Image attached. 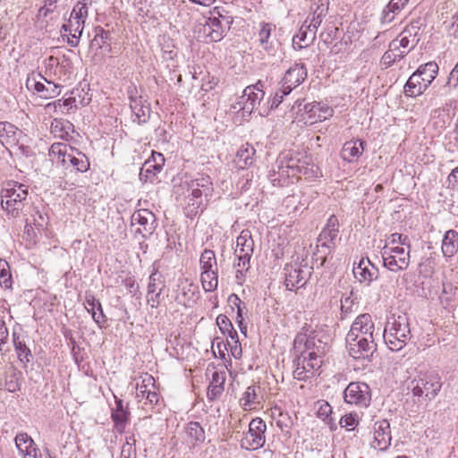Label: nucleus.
I'll return each instance as SVG.
<instances>
[{
    "mask_svg": "<svg viewBox=\"0 0 458 458\" xmlns=\"http://www.w3.org/2000/svg\"><path fill=\"white\" fill-rule=\"evenodd\" d=\"M39 80L35 77L28 78L26 85L30 89L37 92L40 98L45 99L54 98L60 95L61 86L44 78L41 74L37 75Z\"/></svg>",
    "mask_w": 458,
    "mask_h": 458,
    "instance_id": "nucleus-12",
    "label": "nucleus"
},
{
    "mask_svg": "<svg viewBox=\"0 0 458 458\" xmlns=\"http://www.w3.org/2000/svg\"><path fill=\"white\" fill-rule=\"evenodd\" d=\"M313 267L308 264L289 263L284 267V284L287 290H298L306 285L312 275Z\"/></svg>",
    "mask_w": 458,
    "mask_h": 458,
    "instance_id": "nucleus-6",
    "label": "nucleus"
},
{
    "mask_svg": "<svg viewBox=\"0 0 458 458\" xmlns=\"http://www.w3.org/2000/svg\"><path fill=\"white\" fill-rule=\"evenodd\" d=\"M210 18H216L219 21H227V27L230 29L233 21V16L223 6H216L210 13Z\"/></svg>",
    "mask_w": 458,
    "mask_h": 458,
    "instance_id": "nucleus-51",
    "label": "nucleus"
},
{
    "mask_svg": "<svg viewBox=\"0 0 458 458\" xmlns=\"http://www.w3.org/2000/svg\"><path fill=\"white\" fill-rule=\"evenodd\" d=\"M22 131L15 125L7 122H0V141L6 148L17 146Z\"/></svg>",
    "mask_w": 458,
    "mask_h": 458,
    "instance_id": "nucleus-22",
    "label": "nucleus"
},
{
    "mask_svg": "<svg viewBox=\"0 0 458 458\" xmlns=\"http://www.w3.org/2000/svg\"><path fill=\"white\" fill-rule=\"evenodd\" d=\"M61 0H45L44 5L39 8L37 13V23L40 29L47 30L52 27L53 22L60 17V11L57 4Z\"/></svg>",
    "mask_w": 458,
    "mask_h": 458,
    "instance_id": "nucleus-15",
    "label": "nucleus"
},
{
    "mask_svg": "<svg viewBox=\"0 0 458 458\" xmlns=\"http://www.w3.org/2000/svg\"><path fill=\"white\" fill-rule=\"evenodd\" d=\"M307 78V70L302 64L291 66L283 78L284 94H289Z\"/></svg>",
    "mask_w": 458,
    "mask_h": 458,
    "instance_id": "nucleus-17",
    "label": "nucleus"
},
{
    "mask_svg": "<svg viewBox=\"0 0 458 458\" xmlns=\"http://www.w3.org/2000/svg\"><path fill=\"white\" fill-rule=\"evenodd\" d=\"M188 191L191 193L188 195V207L190 208V212H198V209L200 208L202 211L205 208L204 204V191H202L200 189H195V188H189Z\"/></svg>",
    "mask_w": 458,
    "mask_h": 458,
    "instance_id": "nucleus-35",
    "label": "nucleus"
},
{
    "mask_svg": "<svg viewBox=\"0 0 458 458\" xmlns=\"http://www.w3.org/2000/svg\"><path fill=\"white\" fill-rule=\"evenodd\" d=\"M271 416L276 420V424L280 428L281 432L287 437H291V429L294 424V420L288 412L276 406L271 410Z\"/></svg>",
    "mask_w": 458,
    "mask_h": 458,
    "instance_id": "nucleus-25",
    "label": "nucleus"
},
{
    "mask_svg": "<svg viewBox=\"0 0 458 458\" xmlns=\"http://www.w3.org/2000/svg\"><path fill=\"white\" fill-rule=\"evenodd\" d=\"M392 440L390 423L386 420L376 421L374 424V440L372 446L375 449L385 451Z\"/></svg>",
    "mask_w": 458,
    "mask_h": 458,
    "instance_id": "nucleus-19",
    "label": "nucleus"
},
{
    "mask_svg": "<svg viewBox=\"0 0 458 458\" xmlns=\"http://www.w3.org/2000/svg\"><path fill=\"white\" fill-rule=\"evenodd\" d=\"M2 208L13 217L19 216L27 201L28 187L15 181L7 182L1 190Z\"/></svg>",
    "mask_w": 458,
    "mask_h": 458,
    "instance_id": "nucleus-3",
    "label": "nucleus"
},
{
    "mask_svg": "<svg viewBox=\"0 0 458 458\" xmlns=\"http://www.w3.org/2000/svg\"><path fill=\"white\" fill-rule=\"evenodd\" d=\"M408 52L409 50L400 49L397 43H393V41H391L388 50L385 52L381 58V64L387 68L394 62L403 58Z\"/></svg>",
    "mask_w": 458,
    "mask_h": 458,
    "instance_id": "nucleus-33",
    "label": "nucleus"
},
{
    "mask_svg": "<svg viewBox=\"0 0 458 458\" xmlns=\"http://www.w3.org/2000/svg\"><path fill=\"white\" fill-rule=\"evenodd\" d=\"M216 325L224 335H226V333H232L236 335V330L233 328L231 320L225 315L220 314L216 318Z\"/></svg>",
    "mask_w": 458,
    "mask_h": 458,
    "instance_id": "nucleus-56",
    "label": "nucleus"
},
{
    "mask_svg": "<svg viewBox=\"0 0 458 458\" xmlns=\"http://www.w3.org/2000/svg\"><path fill=\"white\" fill-rule=\"evenodd\" d=\"M427 89V83L421 81L420 73L416 71L407 81L404 92L407 96L415 97L422 94Z\"/></svg>",
    "mask_w": 458,
    "mask_h": 458,
    "instance_id": "nucleus-32",
    "label": "nucleus"
},
{
    "mask_svg": "<svg viewBox=\"0 0 458 458\" xmlns=\"http://www.w3.org/2000/svg\"><path fill=\"white\" fill-rule=\"evenodd\" d=\"M329 304L331 308L339 306L342 315L344 312V293L340 291H336L331 297Z\"/></svg>",
    "mask_w": 458,
    "mask_h": 458,
    "instance_id": "nucleus-61",
    "label": "nucleus"
},
{
    "mask_svg": "<svg viewBox=\"0 0 458 458\" xmlns=\"http://www.w3.org/2000/svg\"><path fill=\"white\" fill-rule=\"evenodd\" d=\"M267 424L260 418L251 420L249 424V430L241 439V447L249 451L258 450L266 443Z\"/></svg>",
    "mask_w": 458,
    "mask_h": 458,
    "instance_id": "nucleus-9",
    "label": "nucleus"
},
{
    "mask_svg": "<svg viewBox=\"0 0 458 458\" xmlns=\"http://www.w3.org/2000/svg\"><path fill=\"white\" fill-rule=\"evenodd\" d=\"M157 157L158 162H157V164H152L151 160H147L145 162L140 175H142L143 171L146 173V176L148 177V174L153 173V175H156L157 173H159L162 170L165 164V157L162 154H157Z\"/></svg>",
    "mask_w": 458,
    "mask_h": 458,
    "instance_id": "nucleus-50",
    "label": "nucleus"
},
{
    "mask_svg": "<svg viewBox=\"0 0 458 458\" xmlns=\"http://www.w3.org/2000/svg\"><path fill=\"white\" fill-rule=\"evenodd\" d=\"M442 387L440 377L437 374H425L413 378L408 383L407 388L420 403L432 401Z\"/></svg>",
    "mask_w": 458,
    "mask_h": 458,
    "instance_id": "nucleus-5",
    "label": "nucleus"
},
{
    "mask_svg": "<svg viewBox=\"0 0 458 458\" xmlns=\"http://www.w3.org/2000/svg\"><path fill=\"white\" fill-rule=\"evenodd\" d=\"M294 364L293 377L297 380L306 381L312 377L315 372L321 367L322 359L298 354Z\"/></svg>",
    "mask_w": 458,
    "mask_h": 458,
    "instance_id": "nucleus-10",
    "label": "nucleus"
},
{
    "mask_svg": "<svg viewBox=\"0 0 458 458\" xmlns=\"http://www.w3.org/2000/svg\"><path fill=\"white\" fill-rule=\"evenodd\" d=\"M88 17V7L85 3H77L72 11L70 18L79 21L82 24L85 23L86 18Z\"/></svg>",
    "mask_w": 458,
    "mask_h": 458,
    "instance_id": "nucleus-52",
    "label": "nucleus"
},
{
    "mask_svg": "<svg viewBox=\"0 0 458 458\" xmlns=\"http://www.w3.org/2000/svg\"><path fill=\"white\" fill-rule=\"evenodd\" d=\"M83 28L84 24L76 21L72 18L69 19L68 23L63 24L62 30H64V32H69V35H67L68 45H70L72 47L78 46L79 38L82 34ZM64 36H66V34H64Z\"/></svg>",
    "mask_w": 458,
    "mask_h": 458,
    "instance_id": "nucleus-29",
    "label": "nucleus"
},
{
    "mask_svg": "<svg viewBox=\"0 0 458 458\" xmlns=\"http://www.w3.org/2000/svg\"><path fill=\"white\" fill-rule=\"evenodd\" d=\"M256 149L249 143L240 147L236 152L234 163L239 169H247L251 166L255 161Z\"/></svg>",
    "mask_w": 458,
    "mask_h": 458,
    "instance_id": "nucleus-23",
    "label": "nucleus"
},
{
    "mask_svg": "<svg viewBox=\"0 0 458 458\" xmlns=\"http://www.w3.org/2000/svg\"><path fill=\"white\" fill-rule=\"evenodd\" d=\"M417 72L420 73L421 81L427 83V86L428 87L436 78L438 72V65L434 62H429L421 65Z\"/></svg>",
    "mask_w": 458,
    "mask_h": 458,
    "instance_id": "nucleus-41",
    "label": "nucleus"
},
{
    "mask_svg": "<svg viewBox=\"0 0 458 458\" xmlns=\"http://www.w3.org/2000/svg\"><path fill=\"white\" fill-rule=\"evenodd\" d=\"M282 158L290 179L300 178V174H307V168L303 166L299 159L288 157V156H283Z\"/></svg>",
    "mask_w": 458,
    "mask_h": 458,
    "instance_id": "nucleus-34",
    "label": "nucleus"
},
{
    "mask_svg": "<svg viewBox=\"0 0 458 458\" xmlns=\"http://www.w3.org/2000/svg\"><path fill=\"white\" fill-rule=\"evenodd\" d=\"M131 224H138L141 228L138 229L143 237L152 234L156 228V216L147 208L136 210L131 216Z\"/></svg>",
    "mask_w": 458,
    "mask_h": 458,
    "instance_id": "nucleus-18",
    "label": "nucleus"
},
{
    "mask_svg": "<svg viewBox=\"0 0 458 458\" xmlns=\"http://www.w3.org/2000/svg\"><path fill=\"white\" fill-rule=\"evenodd\" d=\"M370 401L369 386L365 383L352 382L345 387V403L367 406Z\"/></svg>",
    "mask_w": 458,
    "mask_h": 458,
    "instance_id": "nucleus-16",
    "label": "nucleus"
},
{
    "mask_svg": "<svg viewBox=\"0 0 458 458\" xmlns=\"http://www.w3.org/2000/svg\"><path fill=\"white\" fill-rule=\"evenodd\" d=\"M265 96L263 84L259 81L255 85H250L243 90L239 104L244 113L251 114L259 105Z\"/></svg>",
    "mask_w": 458,
    "mask_h": 458,
    "instance_id": "nucleus-13",
    "label": "nucleus"
},
{
    "mask_svg": "<svg viewBox=\"0 0 458 458\" xmlns=\"http://www.w3.org/2000/svg\"><path fill=\"white\" fill-rule=\"evenodd\" d=\"M318 416L324 420H327L332 430L336 428V425L334 423V418L332 417V407L328 403H323L320 404L318 410Z\"/></svg>",
    "mask_w": 458,
    "mask_h": 458,
    "instance_id": "nucleus-53",
    "label": "nucleus"
},
{
    "mask_svg": "<svg viewBox=\"0 0 458 458\" xmlns=\"http://www.w3.org/2000/svg\"><path fill=\"white\" fill-rule=\"evenodd\" d=\"M363 149V142L360 140L345 142V151H349V155L352 158L359 157Z\"/></svg>",
    "mask_w": 458,
    "mask_h": 458,
    "instance_id": "nucleus-57",
    "label": "nucleus"
},
{
    "mask_svg": "<svg viewBox=\"0 0 458 458\" xmlns=\"http://www.w3.org/2000/svg\"><path fill=\"white\" fill-rule=\"evenodd\" d=\"M234 254L238 259V263L234 264V267H241L243 269H250V259L252 257L253 252L249 251L248 254L246 250H243V248L237 247L234 250Z\"/></svg>",
    "mask_w": 458,
    "mask_h": 458,
    "instance_id": "nucleus-49",
    "label": "nucleus"
},
{
    "mask_svg": "<svg viewBox=\"0 0 458 458\" xmlns=\"http://www.w3.org/2000/svg\"><path fill=\"white\" fill-rule=\"evenodd\" d=\"M398 244L402 245L401 247L406 246L408 249L411 248L408 236L397 233H392L385 245L398 246Z\"/></svg>",
    "mask_w": 458,
    "mask_h": 458,
    "instance_id": "nucleus-55",
    "label": "nucleus"
},
{
    "mask_svg": "<svg viewBox=\"0 0 458 458\" xmlns=\"http://www.w3.org/2000/svg\"><path fill=\"white\" fill-rule=\"evenodd\" d=\"M338 228L325 227L319 237L320 240H325L323 244L328 247H330V245L335 246L341 242V237L338 235Z\"/></svg>",
    "mask_w": 458,
    "mask_h": 458,
    "instance_id": "nucleus-46",
    "label": "nucleus"
},
{
    "mask_svg": "<svg viewBox=\"0 0 458 458\" xmlns=\"http://www.w3.org/2000/svg\"><path fill=\"white\" fill-rule=\"evenodd\" d=\"M374 326L369 314L360 315L352 323L348 332L345 342L348 344L349 357L352 360L363 362L369 356V352L375 349L373 341Z\"/></svg>",
    "mask_w": 458,
    "mask_h": 458,
    "instance_id": "nucleus-1",
    "label": "nucleus"
},
{
    "mask_svg": "<svg viewBox=\"0 0 458 458\" xmlns=\"http://www.w3.org/2000/svg\"><path fill=\"white\" fill-rule=\"evenodd\" d=\"M200 281L206 292H213L218 285V269L202 271Z\"/></svg>",
    "mask_w": 458,
    "mask_h": 458,
    "instance_id": "nucleus-40",
    "label": "nucleus"
},
{
    "mask_svg": "<svg viewBox=\"0 0 458 458\" xmlns=\"http://www.w3.org/2000/svg\"><path fill=\"white\" fill-rule=\"evenodd\" d=\"M236 246L243 248V250L249 251L254 250V242L251 238L250 232L248 230H243L241 234L237 237Z\"/></svg>",
    "mask_w": 458,
    "mask_h": 458,
    "instance_id": "nucleus-48",
    "label": "nucleus"
},
{
    "mask_svg": "<svg viewBox=\"0 0 458 458\" xmlns=\"http://www.w3.org/2000/svg\"><path fill=\"white\" fill-rule=\"evenodd\" d=\"M131 108L135 116L133 122H137L139 124H141L145 123L148 120L149 108L148 106H141L138 101L134 100L133 104H131Z\"/></svg>",
    "mask_w": 458,
    "mask_h": 458,
    "instance_id": "nucleus-45",
    "label": "nucleus"
},
{
    "mask_svg": "<svg viewBox=\"0 0 458 458\" xmlns=\"http://www.w3.org/2000/svg\"><path fill=\"white\" fill-rule=\"evenodd\" d=\"M44 109H45L46 114H49V115H53L54 114L57 113L58 111H60L63 114L64 113V110H62V108H61V99H58L56 101L50 102V103L47 104L45 106Z\"/></svg>",
    "mask_w": 458,
    "mask_h": 458,
    "instance_id": "nucleus-62",
    "label": "nucleus"
},
{
    "mask_svg": "<svg viewBox=\"0 0 458 458\" xmlns=\"http://www.w3.org/2000/svg\"><path fill=\"white\" fill-rule=\"evenodd\" d=\"M32 220L30 221L31 225L38 230H42L47 225V221L45 216L38 210H36L34 214L31 215Z\"/></svg>",
    "mask_w": 458,
    "mask_h": 458,
    "instance_id": "nucleus-59",
    "label": "nucleus"
},
{
    "mask_svg": "<svg viewBox=\"0 0 458 458\" xmlns=\"http://www.w3.org/2000/svg\"><path fill=\"white\" fill-rule=\"evenodd\" d=\"M72 124L61 119H54L50 125L51 133L60 139H64L69 132Z\"/></svg>",
    "mask_w": 458,
    "mask_h": 458,
    "instance_id": "nucleus-43",
    "label": "nucleus"
},
{
    "mask_svg": "<svg viewBox=\"0 0 458 458\" xmlns=\"http://www.w3.org/2000/svg\"><path fill=\"white\" fill-rule=\"evenodd\" d=\"M198 287L193 284H186L181 288V293L177 296V301L184 306H190L197 299Z\"/></svg>",
    "mask_w": 458,
    "mask_h": 458,
    "instance_id": "nucleus-39",
    "label": "nucleus"
},
{
    "mask_svg": "<svg viewBox=\"0 0 458 458\" xmlns=\"http://www.w3.org/2000/svg\"><path fill=\"white\" fill-rule=\"evenodd\" d=\"M276 31V26L269 22H260L258 32V43L261 51L268 55H275L279 42L276 38V35L272 33Z\"/></svg>",
    "mask_w": 458,
    "mask_h": 458,
    "instance_id": "nucleus-11",
    "label": "nucleus"
},
{
    "mask_svg": "<svg viewBox=\"0 0 458 458\" xmlns=\"http://www.w3.org/2000/svg\"><path fill=\"white\" fill-rule=\"evenodd\" d=\"M360 415L356 411H350L345 413V428L347 430H353L359 424Z\"/></svg>",
    "mask_w": 458,
    "mask_h": 458,
    "instance_id": "nucleus-58",
    "label": "nucleus"
},
{
    "mask_svg": "<svg viewBox=\"0 0 458 458\" xmlns=\"http://www.w3.org/2000/svg\"><path fill=\"white\" fill-rule=\"evenodd\" d=\"M162 293V288H158V291L152 294H147V302L152 309H157L160 304V295Z\"/></svg>",
    "mask_w": 458,
    "mask_h": 458,
    "instance_id": "nucleus-63",
    "label": "nucleus"
},
{
    "mask_svg": "<svg viewBox=\"0 0 458 458\" xmlns=\"http://www.w3.org/2000/svg\"><path fill=\"white\" fill-rule=\"evenodd\" d=\"M15 445L22 454L34 451V441L27 433H19L15 437Z\"/></svg>",
    "mask_w": 458,
    "mask_h": 458,
    "instance_id": "nucleus-44",
    "label": "nucleus"
},
{
    "mask_svg": "<svg viewBox=\"0 0 458 458\" xmlns=\"http://www.w3.org/2000/svg\"><path fill=\"white\" fill-rule=\"evenodd\" d=\"M185 440L191 446H195L205 441V431L201 425L196 421L189 422L185 428Z\"/></svg>",
    "mask_w": 458,
    "mask_h": 458,
    "instance_id": "nucleus-27",
    "label": "nucleus"
},
{
    "mask_svg": "<svg viewBox=\"0 0 458 458\" xmlns=\"http://www.w3.org/2000/svg\"><path fill=\"white\" fill-rule=\"evenodd\" d=\"M384 266L392 272L405 270L410 264V249L385 245L381 251Z\"/></svg>",
    "mask_w": 458,
    "mask_h": 458,
    "instance_id": "nucleus-7",
    "label": "nucleus"
},
{
    "mask_svg": "<svg viewBox=\"0 0 458 458\" xmlns=\"http://www.w3.org/2000/svg\"><path fill=\"white\" fill-rule=\"evenodd\" d=\"M264 401V388L259 385H251L246 388L240 398V405L245 411L256 409Z\"/></svg>",
    "mask_w": 458,
    "mask_h": 458,
    "instance_id": "nucleus-21",
    "label": "nucleus"
},
{
    "mask_svg": "<svg viewBox=\"0 0 458 458\" xmlns=\"http://www.w3.org/2000/svg\"><path fill=\"white\" fill-rule=\"evenodd\" d=\"M230 29L227 27V21H219L216 18H208L202 25L200 31L206 38L210 41L218 42L225 36Z\"/></svg>",
    "mask_w": 458,
    "mask_h": 458,
    "instance_id": "nucleus-20",
    "label": "nucleus"
},
{
    "mask_svg": "<svg viewBox=\"0 0 458 458\" xmlns=\"http://www.w3.org/2000/svg\"><path fill=\"white\" fill-rule=\"evenodd\" d=\"M52 152L58 153L63 157L62 163L72 165V167L78 172H86L89 168V161L88 157L81 152H77L76 155L67 153V146L57 143L53 144L51 147Z\"/></svg>",
    "mask_w": 458,
    "mask_h": 458,
    "instance_id": "nucleus-14",
    "label": "nucleus"
},
{
    "mask_svg": "<svg viewBox=\"0 0 458 458\" xmlns=\"http://www.w3.org/2000/svg\"><path fill=\"white\" fill-rule=\"evenodd\" d=\"M306 20L299 31L293 38V47L294 49H302L311 45L316 38V32L310 30V26H306Z\"/></svg>",
    "mask_w": 458,
    "mask_h": 458,
    "instance_id": "nucleus-24",
    "label": "nucleus"
},
{
    "mask_svg": "<svg viewBox=\"0 0 458 458\" xmlns=\"http://www.w3.org/2000/svg\"><path fill=\"white\" fill-rule=\"evenodd\" d=\"M13 342L19 360L24 363L30 362L32 358L31 352L27 347L25 341L21 339L20 335L16 332L13 333Z\"/></svg>",
    "mask_w": 458,
    "mask_h": 458,
    "instance_id": "nucleus-37",
    "label": "nucleus"
},
{
    "mask_svg": "<svg viewBox=\"0 0 458 458\" xmlns=\"http://www.w3.org/2000/svg\"><path fill=\"white\" fill-rule=\"evenodd\" d=\"M225 382V372L215 371L213 373L212 381L210 382L207 392V395L209 400H215L223 394Z\"/></svg>",
    "mask_w": 458,
    "mask_h": 458,
    "instance_id": "nucleus-31",
    "label": "nucleus"
},
{
    "mask_svg": "<svg viewBox=\"0 0 458 458\" xmlns=\"http://www.w3.org/2000/svg\"><path fill=\"white\" fill-rule=\"evenodd\" d=\"M115 398V408L113 409L111 418L114 423V427L118 432H123L125 428L126 422L129 420L130 412L127 406L123 404L122 399Z\"/></svg>",
    "mask_w": 458,
    "mask_h": 458,
    "instance_id": "nucleus-26",
    "label": "nucleus"
},
{
    "mask_svg": "<svg viewBox=\"0 0 458 458\" xmlns=\"http://www.w3.org/2000/svg\"><path fill=\"white\" fill-rule=\"evenodd\" d=\"M442 252L445 257L451 258L458 251V233L455 230L445 232L442 241Z\"/></svg>",
    "mask_w": 458,
    "mask_h": 458,
    "instance_id": "nucleus-30",
    "label": "nucleus"
},
{
    "mask_svg": "<svg viewBox=\"0 0 458 458\" xmlns=\"http://www.w3.org/2000/svg\"><path fill=\"white\" fill-rule=\"evenodd\" d=\"M164 287L165 283L162 280V276L157 272H153L149 276L147 294L155 293L158 291V288L163 289Z\"/></svg>",
    "mask_w": 458,
    "mask_h": 458,
    "instance_id": "nucleus-54",
    "label": "nucleus"
},
{
    "mask_svg": "<svg viewBox=\"0 0 458 458\" xmlns=\"http://www.w3.org/2000/svg\"><path fill=\"white\" fill-rule=\"evenodd\" d=\"M371 265L367 259H361L359 264L352 268V274L359 282H370L373 279L374 273L369 269Z\"/></svg>",
    "mask_w": 458,
    "mask_h": 458,
    "instance_id": "nucleus-36",
    "label": "nucleus"
},
{
    "mask_svg": "<svg viewBox=\"0 0 458 458\" xmlns=\"http://www.w3.org/2000/svg\"><path fill=\"white\" fill-rule=\"evenodd\" d=\"M301 102L295 101L293 108L296 106L300 112V121L306 125H312L318 122L327 120L333 115V109L318 102L307 103L303 108H301Z\"/></svg>",
    "mask_w": 458,
    "mask_h": 458,
    "instance_id": "nucleus-8",
    "label": "nucleus"
},
{
    "mask_svg": "<svg viewBox=\"0 0 458 458\" xmlns=\"http://www.w3.org/2000/svg\"><path fill=\"white\" fill-rule=\"evenodd\" d=\"M109 38V31L105 30L102 28H98L97 30V33L94 38V41H96L100 47H102L106 40Z\"/></svg>",
    "mask_w": 458,
    "mask_h": 458,
    "instance_id": "nucleus-64",
    "label": "nucleus"
},
{
    "mask_svg": "<svg viewBox=\"0 0 458 458\" xmlns=\"http://www.w3.org/2000/svg\"><path fill=\"white\" fill-rule=\"evenodd\" d=\"M384 339L392 351H400L411 339L409 319L406 314L392 315L384 329Z\"/></svg>",
    "mask_w": 458,
    "mask_h": 458,
    "instance_id": "nucleus-4",
    "label": "nucleus"
},
{
    "mask_svg": "<svg viewBox=\"0 0 458 458\" xmlns=\"http://www.w3.org/2000/svg\"><path fill=\"white\" fill-rule=\"evenodd\" d=\"M268 178L273 185L283 187L288 184L290 178L286 168H284L282 157L277 158L275 166L269 171Z\"/></svg>",
    "mask_w": 458,
    "mask_h": 458,
    "instance_id": "nucleus-28",
    "label": "nucleus"
},
{
    "mask_svg": "<svg viewBox=\"0 0 458 458\" xmlns=\"http://www.w3.org/2000/svg\"><path fill=\"white\" fill-rule=\"evenodd\" d=\"M199 265L202 271L218 269L215 252L212 250H204L199 258Z\"/></svg>",
    "mask_w": 458,
    "mask_h": 458,
    "instance_id": "nucleus-42",
    "label": "nucleus"
},
{
    "mask_svg": "<svg viewBox=\"0 0 458 458\" xmlns=\"http://www.w3.org/2000/svg\"><path fill=\"white\" fill-rule=\"evenodd\" d=\"M293 349L299 355L322 359L327 349V336L316 331L309 332L304 327L295 336Z\"/></svg>",
    "mask_w": 458,
    "mask_h": 458,
    "instance_id": "nucleus-2",
    "label": "nucleus"
},
{
    "mask_svg": "<svg viewBox=\"0 0 458 458\" xmlns=\"http://www.w3.org/2000/svg\"><path fill=\"white\" fill-rule=\"evenodd\" d=\"M189 188L200 189L204 191V197L211 196L213 191V183L210 177L206 174H199L195 179L188 182Z\"/></svg>",
    "mask_w": 458,
    "mask_h": 458,
    "instance_id": "nucleus-38",
    "label": "nucleus"
},
{
    "mask_svg": "<svg viewBox=\"0 0 458 458\" xmlns=\"http://www.w3.org/2000/svg\"><path fill=\"white\" fill-rule=\"evenodd\" d=\"M326 12L327 8L324 4L317 5V8L313 12L312 19L310 21L309 18H307L308 23H306V26H310V30L317 33L318 28L322 22V18L326 15Z\"/></svg>",
    "mask_w": 458,
    "mask_h": 458,
    "instance_id": "nucleus-47",
    "label": "nucleus"
},
{
    "mask_svg": "<svg viewBox=\"0 0 458 458\" xmlns=\"http://www.w3.org/2000/svg\"><path fill=\"white\" fill-rule=\"evenodd\" d=\"M85 299V308L90 314H92L93 311H96L98 309H100V301L95 299L92 294H86Z\"/></svg>",
    "mask_w": 458,
    "mask_h": 458,
    "instance_id": "nucleus-60",
    "label": "nucleus"
}]
</instances>
